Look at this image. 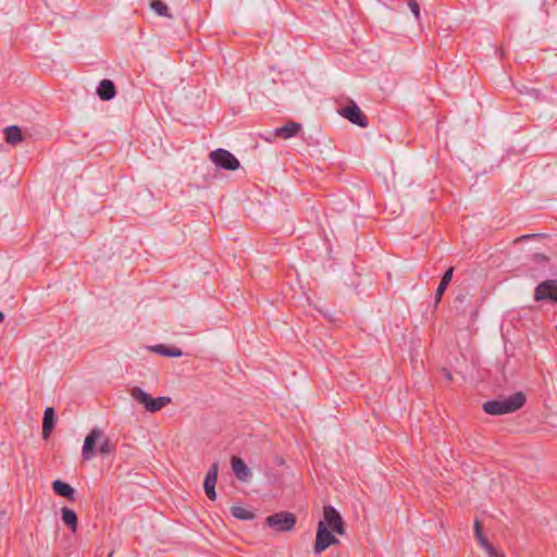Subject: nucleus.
Masks as SVG:
<instances>
[{
    "instance_id": "obj_1",
    "label": "nucleus",
    "mask_w": 557,
    "mask_h": 557,
    "mask_svg": "<svg viewBox=\"0 0 557 557\" xmlns=\"http://www.w3.org/2000/svg\"><path fill=\"white\" fill-rule=\"evenodd\" d=\"M523 392H517L505 399L488 400L483 404V410L491 416H500L519 410L525 404Z\"/></svg>"
},
{
    "instance_id": "obj_2",
    "label": "nucleus",
    "mask_w": 557,
    "mask_h": 557,
    "mask_svg": "<svg viewBox=\"0 0 557 557\" xmlns=\"http://www.w3.org/2000/svg\"><path fill=\"white\" fill-rule=\"evenodd\" d=\"M129 394L134 400L143 405L144 408L149 412H157L171 403L170 397L160 396L153 398L150 394L138 386L133 387Z\"/></svg>"
},
{
    "instance_id": "obj_3",
    "label": "nucleus",
    "mask_w": 557,
    "mask_h": 557,
    "mask_svg": "<svg viewBox=\"0 0 557 557\" xmlns=\"http://www.w3.org/2000/svg\"><path fill=\"white\" fill-rule=\"evenodd\" d=\"M209 159L214 163L218 168L227 170V171H236L239 169L240 163L238 159L231 153L228 150L223 148H218L210 152Z\"/></svg>"
},
{
    "instance_id": "obj_4",
    "label": "nucleus",
    "mask_w": 557,
    "mask_h": 557,
    "mask_svg": "<svg viewBox=\"0 0 557 557\" xmlns=\"http://www.w3.org/2000/svg\"><path fill=\"white\" fill-rule=\"evenodd\" d=\"M265 523L277 532H288L294 529L296 518L292 512L280 511L267 517Z\"/></svg>"
},
{
    "instance_id": "obj_5",
    "label": "nucleus",
    "mask_w": 557,
    "mask_h": 557,
    "mask_svg": "<svg viewBox=\"0 0 557 557\" xmlns=\"http://www.w3.org/2000/svg\"><path fill=\"white\" fill-rule=\"evenodd\" d=\"M533 298L535 301L557 302V280H545L535 288Z\"/></svg>"
},
{
    "instance_id": "obj_6",
    "label": "nucleus",
    "mask_w": 557,
    "mask_h": 557,
    "mask_svg": "<svg viewBox=\"0 0 557 557\" xmlns=\"http://www.w3.org/2000/svg\"><path fill=\"white\" fill-rule=\"evenodd\" d=\"M320 522H324L326 529H330L339 535L345 533L344 520L341 513L331 505L323 507V520Z\"/></svg>"
},
{
    "instance_id": "obj_7",
    "label": "nucleus",
    "mask_w": 557,
    "mask_h": 557,
    "mask_svg": "<svg viewBox=\"0 0 557 557\" xmlns=\"http://www.w3.org/2000/svg\"><path fill=\"white\" fill-rule=\"evenodd\" d=\"M339 541L333 535L330 529L325 528L324 522L318 523L315 544L313 547V552L315 555L324 552L329 546L333 544H338Z\"/></svg>"
},
{
    "instance_id": "obj_8",
    "label": "nucleus",
    "mask_w": 557,
    "mask_h": 557,
    "mask_svg": "<svg viewBox=\"0 0 557 557\" xmlns=\"http://www.w3.org/2000/svg\"><path fill=\"white\" fill-rule=\"evenodd\" d=\"M338 112L343 117L360 127H367L369 124L368 117L354 101H350L348 106L341 108Z\"/></svg>"
},
{
    "instance_id": "obj_9",
    "label": "nucleus",
    "mask_w": 557,
    "mask_h": 557,
    "mask_svg": "<svg viewBox=\"0 0 557 557\" xmlns=\"http://www.w3.org/2000/svg\"><path fill=\"white\" fill-rule=\"evenodd\" d=\"M103 433L98 428H94L85 437L82 456L84 460H91L96 456L95 446L102 437Z\"/></svg>"
},
{
    "instance_id": "obj_10",
    "label": "nucleus",
    "mask_w": 557,
    "mask_h": 557,
    "mask_svg": "<svg viewBox=\"0 0 557 557\" xmlns=\"http://www.w3.org/2000/svg\"><path fill=\"white\" fill-rule=\"evenodd\" d=\"M231 465L233 472L238 480L247 481L251 476V471L242 458L233 456L231 459Z\"/></svg>"
},
{
    "instance_id": "obj_11",
    "label": "nucleus",
    "mask_w": 557,
    "mask_h": 557,
    "mask_svg": "<svg viewBox=\"0 0 557 557\" xmlns=\"http://www.w3.org/2000/svg\"><path fill=\"white\" fill-rule=\"evenodd\" d=\"M55 412L52 407H47L44 412L42 419V437L45 440L49 438L55 426Z\"/></svg>"
},
{
    "instance_id": "obj_12",
    "label": "nucleus",
    "mask_w": 557,
    "mask_h": 557,
    "mask_svg": "<svg viewBox=\"0 0 557 557\" xmlns=\"http://www.w3.org/2000/svg\"><path fill=\"white\" fill-rule=\"evenodd\" d=\"M52 490L57 495L61 497H64L72 502L75 500L76 491L66 482H63L61 480L53 481Z\"/></svg>"
},
{
    "instance_id": "obj_13",
    "label": "nucleus",
    "mask_w": 557,
    "mask_h": 557,
    "mask_svg": "<svg viewBox=\"0 0 557 557\" xmlns=\"http://www.w3.org/2000/svg\"><path fill=\"white\" fill-rule=\"evenodd\" d=\"M115 85L111 79H102L97 87V95L101 100L109 101L115 97Z\"/></svg>"
},
{
    "instance_id": "obj_14",
    "label": "nucleus",
    "mask_w": 557,
    "mask_h": 557,
    "mask_svg": "<svg viewBox=\"0 0 557 557\" xmlns=\"http://www.w3.org/2000/svg\"><path fill=\"white\" fill-rule=\"evenodd\" d=\"M301 129V124L297 122H288L285 125L275 128L274 134L283 139H289L296 136Z\"/></svg>"
},
{
    "instance_id": "obj_15",
    "label": "nucleus",
    "mask_w": 557,
    "mask_h": 557,
    "mask_svg": "<svg viewBox=\"0 0 557 557\" xmlns=\"http://www.w3.org/2000/svg\"><path fill=\"white\" fill-rule=\"evenodd\" d=\"M453 274H454V268L450 267L446 270V272L442 276V280L440 282V285L436 289L435 297H434L435 305H437L442 300V297H443L445 290L447 289L449 283L451 282Z\"/></svg>"
},
{
    "instance_id": "obj_16",
    "label": "nucleus",
    "mask_w": 557,
    "mask_h": 557,
    "mask_svg": "<svg viewBox=\"0 0 557 557\" xmlns=\"http://www.w3.org/2000/svg\"><path fill=\"white\" fill-rule=\"evenodd\" d=\"M5 141L10 145H17L23 141L22 131L16 125H11L4 128Z\"/></svg>"
},
{
    "instance_id": "obj_17",
    "label": "nucleus",
    "mask_w": 557,
    "mask_h": 557,
    "mask_svg": "<svg viewBox=\"0 0 557 557\" xmlns=\"http://www.w3.org/2000/svg\"><path fill=\"white\" fill-rule=\"evenodd\" d=\"M61 518L65 525H67L73 532L77 530V515L73 509L63 507L61 509Z\"/></svg>"
},
{
    "instance_id": "obj_18",
    "label": "nucleus",
    "mask_w": 557,
    "mask_h": 557,
    "mask_svg": "<svg viewBox=\"0 0 557 557\" xmlns=\"http://www.w3.org/2000/svg\"><path fill=\"white\" fill-rule=\"evenodd\" d=\"M150 350L165 357H181L183 355V351L180 348L168 347L163 344L151 346Z\"/></svg>"
},
{
    "instance_id": "obj_19",
    "label": "nucleus",
    "mask_w": 557,
    "mask_h": 557,
    "mask_svg": "<svg viewBox=\"0 0 557 557\" xmlns=\"http://www.w3.org/2000/svg\"><path fill=\"white\" fill-rule=\"evenodd\" d=\"M218 473H219V463L213 462L205 476L203 488L205 487H215V484L218 481Z\"/></svg>"
},
{
    "instance_id": "obj_20",
    "label": "nucleus",
    "mask_w": 557,
    "mask_h": 557,
    "mask_svg": "<svg viewBox=\"0 0 557 557\" xmlns=\"http://www.w3.org/2000/svg\"><path fill=\"white\" fill-rule=\"evenodd\" d=\"M231 513L233 517L239 520L249 521L255 519L256 515L242 506H232Z\"/></svg>"
},
{
    "instance_id": "obj_21",
    "label": "nucleus",
    "mask_w": 557,
    "mask_h": 557,
    "mask_svg": "<svg viewBox=\"0 0 557 557\" xmlns=\"http://www.w3.org/2000/svg\"><path fill=\"white\" fill-rule=\"evenodd\" d=\"M151 8L160 16L172 17L168 5L160 0H152Z\"/></svg>"
},
{
    "instance_id": "obj_22",
    "label": "nucleus",
    "mask_w": 557,
    "mask_h": 557,
    "mask_svg": "<svg viewBox=\"0 0 557 557\" xmlns=\"http://www.w3.org/2000/svg\"><path fill=\"white\" fill-rule=\"evenodd\" d=\"M474 536L479 542L480 546H486V542H488L487 537L483 534V527L479 519L474 520Z\"/></svg>"
},
{
    "instance_id": "obj_23",
    "label": "nucleus",
    "mask_w": 557,
    "mask_h": 557,
    "mask_svg": "<svg viewBox=\"0 0 557 557\" xmlns=\"http://www.w3.org/2000/svg\"><path fill=\"white\" fill-rule=\"evenodd\" d=\"M113 450H114V445L108 437H104L103 441L99 445V453L101 455H110Z\"/></svg>"
},
{
    "instance_id": "obj_24",
    "label": "nucleus",
    "mask_w": 557,
    "mask_h": 557,
    "mask_svg": "<svg viewBox=\"0 0 557 557\" xmlns=\"http://www.w3.org/2000/svg\"><path fill=\"white\" fill-rule=\"evenodd\" d=\"M531 260L534 263H537L541 265H546L549 262V258L547 256H545L544 253H540V252L532 255Z\"/></svg>"
},
{
    "instance_id": "obj_25",
    "label": "nucleus",
    "mask_w": 557,
    "mask_h": 557,
    "mask_svg": "<svg viewBox=\"0 0 557 557\" xmlns=\"http://www.w3.org/2000/svg\"><path fill=\"white\" fill-rule=\"evenodd\" d=\"M490 557H504V554L499 553L490 542H486V546H482Z\"/></svg>"
},
{
    "instance_id": "obj_26",
    "label": "nucleus",
    "mask_w": 557,
    "mask_h": 557,
    "mask_svg": "<svg viewBox=\"0 0 557 557\" xmlns=\"http://www.w3.org/2000/svg\"><path fill=\"white\" fill-rule=\"evenodd\" d=\"M408 5H409V8H410V11H411V12H412V14L414 15V17H416L417 20H419V18H420V5H419V3H418L416 0H410V1L408 2Z\"/></svg>"
},
{
    "instance_id": "obj_27",
    "label": "nucleus",
    "mask_w": 557,
    "mask_h": 557,
    "mask_svg": "<svg viewBox=\"0 0 557 557\" xmlns=\"http://www.w3.org/2000/svg\"><path fill=\"white\" fill-rule=\"evenodd\" d=\"M203 490H205L206 495L208 496V498L210 500H215L216 499L215 487H205Z\"/></svg>"
},
{
    "instance_id": "obj_28",
    "label": "nucleus",
    "mask_w": 557,
    "mask_h": 557,
    "mask_svg": "<svg viewBox=\"0 0 557 557\" xmlns=\"http://www.w3.org/2000/svg\"><path fill=\"white\" fill-rule=\"evenodd\" d=\"M466 299V296L465 295H459L456 297L455 301H460V302H463Z\"/></svg>"
},
{
    "instance_id": "obj_29",
    "label": "nucleus",
    "mask_w": 557,
    "mask_h": 557,
    "mask_svg": "<svg viewBox=\"0 0 557 557\" xmlns=\"http://www.w3.org/2000/svg\"><path fill=\"white\" fill-rule=\"evenodd\" d=\"M535 236H536L535 234L524 235V236H521L519 239L522 240V239H528V238L535 237Z\"/></svg>"
},
{
    "instance_id": "obj_30",
    "label": "nucleus",
    "mask_w": 557,
    "mask_h": 557,
    "mask_svg": "<svg viewBox=\"0 0 557 557\" xmlns=\"http://www.w3.org/2000/svg\"><path fill=\"white\" fill-rule=\"evenodd\" d=\"M3 320H4V314L2 311H0V323L3 322Z\"/></svg>"
},
{
    "instance_id": "obj_31",
    "label": "nucleus",
    "mask_w": 557,
    "mask_h": 557,
    "mask_svg": "<svg viewBox=\"0 0 557 557\" xmlns=\"http://www.w3.org/2000/svg\"><path fill=\"white\" fill-rule=\"evenodd\" d=\"M446 377H447L448 380H450V379H451L450 373H447V374H446Z\"/></svg>"
}]
</instances>
